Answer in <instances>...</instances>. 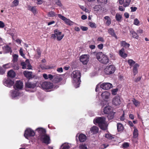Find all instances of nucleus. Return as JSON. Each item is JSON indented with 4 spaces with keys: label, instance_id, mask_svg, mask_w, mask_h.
Returning a JSON list of instances; mask_svg holds the SVG:
<instances>
[{
    "label": "nucleus",
    "instance_id": "nucleus-1",
    "mask_svg": "<svg viewBox=\"0 0 149 149\" xmlns=\"http://www.w3.org/2000/svg\"><path fill=\"white\" fill-rule=\"evenodd\" d=\"M106 120V118L103 116L97 117L94 119L93 122L95 124H98L101 129L105 130L107 129L108 127Z\"/></svg>",
    "mask_w": 149,
    "mask_h": 149
},
{
    "label": "nucleus",
    "instance_id": "nucleus-2",
    "mask_svg": "<svg viewBox=\"0 0 149 149\" xmlns=\"http://www.w3.org/2000/svg\"><path fill=\"white\" fill-rule=\"evenodd\" d=\"M96 56L97 60L102 63L106 64L109 62V59L107 56L101 52L97 53Z\"/></svg>",
    "mask_w": 149,
    "mask_h": 149
},
{
    "label": "nucleus",
    "instance_id": "nucleus-3",
    "mask_svg": "<svg viewBox=\"0 0 149 149\" xmlns=\"http://www.w3.org/2000/svg\"><path fill=\"white\" fill-rule=\"evenodd\" d=\"M72 82L73 83L80 84L81 81L80 78L81 77L79 71L76 70L73 72L72 74Z\"/></svg>",
    "mask_w": 149,
    "mask_h": 149
},
{
    "label": "nucleus",
    "instance_id": "nucleus-4",
    "mask_svg": "<svg viewBox=\"0 0 149 149\" xmlns=\"http://www.w3.org/2000/svg\"><path fill=\"white\" fill-rule=\"evenodd\" d=\"M54 34H52L51 37L54 39L56 38L57 40L58 41L61 40L64 36V34H62L61 32L57 29L54 31Z\"/></svg>",
    "mask_w": 149,
    "mask_h": 149
},
{
    "label": "nucleus",
    "instance_id": "nucleus-5",
    "mask_svg": "<svg viewBox=\"0 0 149 149\" xmlns=\"http://www.w3.org/2000/svg\"><path fill=\"white\" fill-rule=\"evenodd\" d=\"M35 135L34 131L30 128H28L25 130L24 135V137L27 139L30 137L34 136Z\"/></svg>",
    "mask_w": 149,
    "mask_h": 149
},
{
    "label": "nucleus",
    "instance_id": "nucleus-6",
    "mask_svg": "<svg viewBox=\"0 0 149 149\" xmlns=\"http://www.w3.org/2000/svg\"><path fill=\"white\" fill-rule=\"evenodd\" d=\"M115 70V67L112 65L107 66L104 69V72L107 74L113 73Z\"/></svg>",
    "mask_w": 149,
    "mask_h": 149
},
{
    "label": "nucleus",
    "instance_id": "nucleus-7",
    "mask_svg": "<svg viewBox=\"0 0 149 149\" xmlns=\"http://www.w3.org/2000/svg\"><path fill=\"white\" fill-rule=\"evenodd\" d=\"M40 140L43 143L48 145L50 143V139L49 136L47 134L42 135L39 137Z\"/></svg>",
    "mask_w": 149,
    "mask_h": 149
},
{
    "label": "nucleus",
    "instance_id": "nucleus-8",
    "mask_svg": "<svg viewBox=\"0 0 149 149\" xmlns=\"http://www.w3.org/2000/svg\"><path fill=\"white\" fill-rule=\"evenodd\" d=\"M113 104L116 106H118L121 104L122 101L120 97L117 95L113 97L112 99Z\"/></svg>",
    "mask_w": 149,
    "mask_h": 149
},
{
    "label": "nucleus",
    "instance_id": "nucleus-9",
    "mask_svg": "<svg viewBox=\"0 0 149 149\" xmlns=\"http://www.w3.org/2000/svg\"><path fill=\"white\" fill-rule=\"evenodd\" d=\"M58 17L63 20L66 23V24L69 25H71L73 24V22L70 21L69 19L66 18L65 17L62 15L60 14H58Z\"/></svg>",
    "mask_w": 149,
    "mask_h": 149
},
{
    "label": "nucleus",
    "instance_id": "nucleus-10",
    "mask_svg": "<svg viewBox=\"0 0 149 149\" xmlns=\"http://www.w3.org/2000/svg\"><path fill=\"white\" fill-rule=\"evenodd\" d=\"M7 86L10 88L13 86L15 90L16 91L22 89L24 87L23 84H7Z\"/></svg>",
    "mask_w": 149,
    "mask_h": 149
},
{
    "label": "nucleus",
    "instance_id": "nucleus-11",
    "mask_svg": "<svg viewBox=\"0 0 149 149\" xmlns=\"http://www.w3.org/2000/svg\"><path fill=\"white\" fill-rule=\"evenodd\" d=\"M80 61L84 64H86L88 61V58L86 55H83L80 56Z\"/></svg>",
    "mask_w": 149,
    "mask_h": 149
},
{
    "label": "nucleus",
    "instance_id": "nucleus-12",
    "mask_svg": "<svg viewBox=\"0 0 149 149\" xmlns=\"http://www.w3.org/2000/svg\"><path fill=\"white\" fill-rule=\"evenodd\" d=\"M42 88L43 89L46 90L47 91H49L52 88L54 87V84H40Z\"/></svg>",
    "mask_w": 149,
    "mask_h": 149
},
{
    "label": "nucleus",
    "instance_id": "nucleus-13",
    "mask_svg": "<svg viewBox=\"0 0 149 149\" xmlns=\"http://www.w3.org/2000/svg\"><path fill=\"white\" fill-rule=\"evenodd\" d=\"M38 133L39 134V137L47 134L46 130L42 127H38Z\"/></svg>",
    "mask_w": 149,
    "mask_h": 149
},
{
    "label": "nucleus",
    "instance_id": "nucleus-14",
    "mask_svg": "<svg viewBox=\"0 0 149 149\" xmlns=\"http://www.w3.org/2000/svg\"><path fill=\"white\" fill-rule=\"evenodd\" d=\"M36 84H25V89L26 91H29L30 90L36 86Z\"/></svg>",
    "mask_w": 149,
    "mask_h": 149
},
{
    "label": "nucleus",
    "instance_id": "nucleus-15",
    "mask_svg": "<svg viewBox=\"0 0 149 149\" xmlns=\"http://www.w3.org/2000/svg\"><path fill=\"white\" fill-rule=\"evenodd\" d=\"M11 96L12 98L16 97L20 95V93L18 91H11Z\"/></svg>",
    "mask_w": 149,
    "mask_h": 149
},
{
    "label": "nucleus",
    "instance_id": "nucleus-16",
    "mask_svg": "<svg viewBox=\"0 0 149 149\" xmlns=\"http://www.w3.org/2000/svg\"><path fill=\"white\" fill-rule=\"evenodd\" d=\"M112 111L111 107L109 106L105 107L103 109V112L106 114L109 113Z\"/></svg>",
    "mask_w": 149,
    "mask_h": 149
},
{
    "label": "nucleus",
    "instance_id": "nucleus-17",
    "mask_svg": "<svg viewBox=\"0 0 149 149\" xmlns=\"http://www.w3.org/2000/svg\"><path fill=\"white\" fill-rule=\"evenodd\" d=\"M112 84H101L100 88L105 90H108L111 88Z\"/></svg>",
    "mask_w": 149,
    "mask_h": 149
},
{
    "label": "nucleus",
    "instance_id": "nucleus-18",
    "mask_svg": "<svg viewBox=\"0 0 149 149\" xmlns=\"http://www.w3.org/2000/svg\"><path fill=\"white\" fill-rule=\"evenodd\" d=\"M87 138L86 136L84 134H80L79 136V139L80 141L83 142L85 141Z\"/></svg>",
    "mask_w": 149,
    "mask_h": 149
},
{
    "label": "nucleus",
    "instance_id": "nucleus-19",
    "mask_svg": "<svg viewBox=\"0 0 149 149\" xmlns=\"http://www.w3.org/2000/svg\"><path fill=\"white\" fill-rule=\"evenodd\" d=\"M108 32L112 36L114 37L115 38L117 39L118 38L114 30L112 28H110L108 30Z\"/></svg>",
    "mask_w": 149,
    "mask_h": 149
},
{
    "label": "nucleus",
    "instance_id": "nucleus-20",
    "mask_svg": "<svg viewBox=\"0 0 149 149\" xmlns=\"http://www.w3.org/2000/svg\"><path fill=\"white\" fill-rule=\"evenodd\" d=\"M23 74L24 76L27 78L30 79L32 77V72H31L25 71L24 72Z\"/></svg>",
    "mask_w": 149,
    "mask_h": 149
},
{
    "label": "nucleus",
    "instance_id": "nucleus-21",
    "mask_svg": "<svg viewBox=\"0 0 149 149\" xmlns=\"http://www.w3.org/2000/svg\"><path fill=\"white\" fill-rule=\"evenodd\" d=\"M125 49L124 48H122L119 51V54L122 57L125 58L127 56V54L125 53Z\"/></svg>",
    "mask_w": 149,
    "mask_h": 149
},
{
    "label": "nucleus",
    "instance_id": "nucleus-22",
    "mask_svg": "<svg viewBox=\"0 0 149 149\" xmlns=\"http://www.w3.org/2000/svg\"><path fill=\"white\" fill-rule=\"evenodd\" d=\"M62 78L61 77V75L56 74L54 75V80L56 82H58L61 81Z\"/></svg>",
    "mask_w": 149,
    "mask_h": 149
},
{
    "label": "nucleus",
    "instance_id": "nucleus-23",
    "mask_svg": "<svg viewBox=\"0 0 149 149\" xmlns=\"http://www.w3.org/2000/svg\"><path fill=\"white\" fill-rule=\"evenodd\" d=\"M29 10L31 11L34 14V15L37 14V8L36 6H29L28 7Z\"/></svg>",
    "mask_w": 149,
    "mask_h": 149
},
{
    "label": "nucleus",
    "instance_id": "nucleus-24",
    "mask_svg": "<svg viewBox=\"0 0 149 149\" xmlns=\"http://www.w3.org/2000/svg\"><path fill=\"white\" fill-rule=\"evenodd\" d=\"M139 67V65L137 63H136L134 65L133 72L134 75H135L138 73V68Z\"/></svg>",
    "mask_w": 149,
    "mask_h": 149
},
{
    "label": "nucleus",
    "instance_id": "nucleus-25",
    "mask_svg": "<svg viewBox=\"0 0 149 149\" xmlns=\"http://www.w3.org/2000/svg\"><path fill=\"white\" fill-rule=\"evenodd\" d=\"M99 129L97 127L93 126L91 127L90 129V131L93 134H95L98 132Z\"/></svg>",
    "mask_w": 149,
    "mask_h": 149
},
{
    "label": "nucleus",
    "instance_id": "nucleus-26",
    "mask_svg": "<svg viewBox=\"0 0 149 149\" xmlns=\"http://www.w3.org/2000/svg\"><path fill=\"white\" fill-rule=\"evenodd\" d=\"M120 45L121 47H123V48L124 47L125 48H127L129 47L130 44L127 43L125 41H122L120 42Z\"/></svg>",
    "mask_w": 149,
    "mask_h": 149
},
{
    "label": "nucleus",
    "instance_id": "nucleus-27",
    "mask_svg": "<svg viewBox=\"0 0 149 149\" xmlns=\"http://www.w3.org/2000/svg\"><path fill=\"white\" fill-rule=\"evenodd\" d=\"M7 74L8 76L11 78L15 77L16 75L15 72L12 70L9 71L8 72Z\"/></svg>",
    "mask_w": 149,
    "mask_h": 149
},
{
    "label": "nucleus",
    "instance_id": "nucleus-28",
    "mask_svg": "<svg viewBox=\"0 0 149 149\" xmlns=\"http://www.w3.org/2000/svg\"><path fill=\"white\" fill-rule=\"evenodd\" d=\"M109 96V93L107 91L103 92L101 94V96L104 99H108Z\"/></svg>",
    "mask_w": 149,
    "mask_h": 149
},
{
    "label": "nucleus",
    "instance_id": "nucleus-29",
    "mask_svg": "<svg viewBox=\"0 0 149 149\" xmlns=\"http://www.w3.org/2000/svg\"><path fill=\"white\" fill-rule=\"evenodd\" d=\"M3 48L6 53H11L12 52L11 47H10L8 45L4 46Z\"/></svg>",
    "mask_w": 149,
    "mask_h": 149
},
{
    "label": "nucleus",
    "instance_id": "nucleus-30",
    "mask_svg": "<svg viewBox=\"0 0 149 149\" xmlns=\"http://www.w3.org/2000/svg\"><path fill=\"white\" fill-rule=\"evenodd\" d=\"M117 130L118 132L122 131L123 130V125L120 123H118L117 124Z\"/></svg>",
    "mask_w": 149,
    "mask_h": 149
},
{
    "label": "nucleus",
    "instance_id": "nucleus-31",
    "mask_svg": "<svg viewBox=\"0 0 149 149\" xmlns=\"http://www.w3.org/2000/svg\"><path fill=\"white\" fill-rule=\"evenodd\" d=\"M107 114L108 115L107 118L109 120H110L114 118L115 113L112 111Z\"/></svg>",
    "mask_w": 149,
    "mask_h": 149
},
{
    "label": "nucleus",
    "instance_id": "nucleus-32",
    "mask_svg": "<svg viewBox=\"0 0 149 149\" xmlns=\"http://www.w3.org/2000/svg\"><path fill=\"white\" fill-rule=\"evenodd\" d=\"M134 130L133 132V137L134 138H136L138 136V130L135 127H134Z\"/></svg>",
    "mask_w": 149,
    "mask_h": 149
},
{
    "label": "nucleus",
    "instance_id": "nucleus-33",
    "mask_svg": "<svg viewBox=\"0 0 149 149\" xmlns=\"http://www.w3.org/2000/svg\"><path fill=\"white\" fill-rule=\"evenodd\" d=\"M105 19L107 20V21L106 22V24L107 26H109L111 24V19L110 17L108 16H105L104 17Z\"/></svg>",
    "mask_w": 149,
    "mask_h": 149
},
{
    "label": "nucleus",
    "instance_id": "nucleus-34",
    "mask_svg": "<svg viewBox=\"0 0 149 149\" xmlns=\"http://www.w3.org/2000/svg\"><path fill=\"white\" fill-rule=\"evenodd\" d=\"M3 81L4 82H5V84H14V82L13 81L8 78H7L6 79H5Z\"/></svg>",
    "mask_w": 149,
    "mask_h": 149
},
{
    "label": "nucleus",
    "instance_id": "nucleus-35",
    "mask_svg": "<svg viewBox=\"0 0 149 149\" xmlns=\"http://www.w3.org/2000/svg\"><path fill=\"white\" fill-rule=\"evenodd\" d=\"M56 14L53 11H51L47 13V15L49 17H54L56 16Z\"/></svg>",
    "mask_w": 149,
    "mask_h": 149
},
{
    "label": "nucleus",
    "instance_id": "nucleus-36",
    "mask_svg": "<svg viewBox=\"0 0 149 149\" xmlns=\"http://www.w3.org/2000/svg\"><path fill=\"white\" fill-rule=\"evenodd\" d=\"M130 33L132 35V37L136 39H138L139 38V36L137 35L134 31H130Z\"/></svg>",
    "mask_w": 149,
    "mask_h": 149
},
{
    "label": "nucleus",
    "instance_id": "nucleus-37",
    "mask_svg": "<svg viewBox=\"0 0 149 149\" xmlns=\"http://www.w3.org/2000/svg\"><path fill=\"white\" fill-rule=\"evenodd\" d=\"M131 0H125V2L124 3L123 6L125 7L128 6L130 4Z\"/></svg>",
    "mask_w": 149,
    "mask_h": 149
},
{
    "label": "nucleus",
    "instance_id": "nucleus-38",
    "mask_svg": "<svg viewBox=\"0 0 149 149\" xmlns=\"http://www.w3.org/2000/svg\"><path fill=\"white\" fill-rule=\"evenodd\" d=\"M127 62L130 66H132L133 65H134L135 62L132 59H129L127 61Z\"/></svg>",
    "mask_w": 149,
    "mask_h": 149
},
{
    "label": "nucleus",
    "instance_id": "nucleus-39",
    "mask_svg": "<svg viewBox=\"0 0 149 149\" xmlns=\"http://www.w3.org/2000/svg\"><path fill=\"white\" fill-rule=\"evenodd\" d=\"M115 17L117 21H120L121 19L122 18V16L121 15L117 13L116 14Z\"/></svg>",
    "mask_w": 149,
    "mask_h": 149
},
{
    "label": "nucleus",
    "instance_id": "nucleus-40",
    "mask_svg": "<svg viewBox=\"0 0 149 149\" xmlns=\"http://www.w3.org/2000/svg\"><path fill=\"white\" fill-rule=\"evenodd\" d=\"M26 68L28 69H31L32 66L30 64L29 60H26Z\"/></svg>",
    "mask_w": 149,
    "mask_h": 149
},
{
    "label": "nucleus",
    "instance_id": "nucleus-41",
    "mask_svg": "<svg viewBox=\"0 0 149 149\" xmlns=\"http://www.w3.org/2000/svg\"><path fill=\"white\" fill-rule=\"evenodd\" d=\"M132 102H133L134 104L136 107L138 106V105L140 104V102L136 100L135 98L133 99L132 100Z\"/></svg>",
    "mask_w": 149,
    "mask_h": 149
},
{
    "label": "nucleus",
    "instance_id": "nucleus-42",
    "mask_svg": "<svg viewBox=\"0 0 149 149\" xmlns=\"http://www.w3.org/2000/svg\"><path fill=\"white\" fill-rule=\"evenodd\" d=\"M79 149H88L86 145L85 144L80 145L79 147Z\"/></svg>",
    "mask_w": 149,
    "mask_h": 149
},
{
    "label": "nucleus",
    "instance_id": "nucleus-43",
    "mask_svg": "<svg viewBox=\"0 0 149 149\" xmlns=\"http://www.w3.org/2000/svg\"><path fill=\"white\" fill-rule=\"evenodd\" d=\"M13 59L12 61L14 63H16L17 62L18 58V55L17 54H14L13 55Z\"/></svg>",
    "mask_w": 149,
    "mask_h": 149
},
{
    "label": "nucleus",
    "instance_id": "nucleus-44",
    "mask_svg": "<svg viewBox=\"0 0 149 149\" xmlns=\"http://www.w3.org/2000/svg\"><path fill=\"white\" fill-rule=\"evenodd\" d=\"M105 136L106 138L109 139H112L114 138L110 134H105Z\"/></svg>",
    "mask_w": 149,
    "mask_h": 149
},
{
    "label": "nucleus",
    "instance_id": "nucleus-45",
    "mask_svg": "<svg viewBox=\"0 0 149 149\" xmlns=\"http://www.w3.org/2000/svg\"><path fill=\"white\" fill-rule=\"evenodd\" d=\"M21 65L22 66V68L23 69H26V61L25 62H22L21 63Z\"/></svg>",
    "mask_w": 149,
    "mask_h": 149
},
{
    "label": "nucleus",
    "instance_id": "nucleus-46",
    "mask_svg": "<svg viewBox=\"0 0 149 149\" xmlns=\"http://www.w3.org/2000/svg\"><path fill=\"white\" fill-rule=\"evenodd\" d=\"M11 65L12 64L8 63L3 65V67L7 69L10 68L11 66Z\"/></svg>",
    "mask_w": 149,
    "mask_h": 149
},
{
    "label": "nucleus",
    "instance_id": "nucleus-47",
    "mask_svg": "<svg viewBox=\"0 0 149 149\" xmlns=\"http://www.w3.org/2000/svg\"><path fill=\"white\" fill-rule=\"evenodd\" d=\"M55 3L59 6H61L62 4L59 0H54Z\"/></svg>",
    "mask_w": 149,
    "mask_h": 149
},
{
    "label": "nucleus",
    "instance_id": "nucleus-48",
    "mask_svg": "<svg viewBox=\"0 0 149 149\" xmlns=\"http://www.w3.org/2000/svg\"><path fill=\"white\" fill-rule=\"evenodd\" d=\"M80 8L83 11H85L86 13H89V10L86 8L84 7L83 6H79Z\"/></svg>",
    "mask_w": 149,
    "mask_h": 149
},
{
    "label": "nucleus",
    "instance_id": "nucleus-49",
    "mask_svg": "<svg viewBox=\"0 0 149 149\" xmlns=\"http://www.w3.org/2000/svg\"><path fill=\"white\" fill-rule=\"evenodd\" d=\"M118 91V89L117 88L113 89L111 91L112 94L113 95H116Z\"/></svg>",
    "mask_w": 149,
    "mask_h": 149
},
{
    "label": "nucleus",
    "instance_id": "nucleus-50",
    "mask_svg": "<svg viewBox=\"0 0 149 149\" xmlns=\"http://www.w3.org/2000/svg\"><path fill=\"white\" fill-rule=\"evenodd\" d=\"M89 25L91 28H96V25L95 23L90 22L89 23Z\"/></svg>",
    "mask_w": 149,
    "mask_h": 149
},
{
    "label": "nucleus",
    "instance_id": "nucleus-51",
    "mask_svg": "<svg viewBox=\"0 0 149 149\" xmlns=\"http://www.w3.org/2000/svg\"><path fill=\"white\" fill-rule=\"evenodd\" d=\"M19 1L18 0H14L13 2V6H15L18 5Z\"/></svg>",
    "mask_w": 149,
    "mask_h": 149
},
{
    "label": "nucleus",
    "instance_id": "nucleus-52",
    "mask_svg": "<svg viewBox=\"0 0 149 149\" xmlns=\"http://www.w3.org/2000/svg\"><path fill=\"white\" fill-rule=\"evenodd\" d=\"M139 20L137 19H135L134 21V24L135 25L138 26L139 25Z\"/></svg>",
    "mask_w": 149,
    "mask_h": 149
},
{
    "label": "nucleus",
    "instance_id": "nucleus-53",
    "mask_svg": "<svg viewBox=\"0 0 149 149\" xmlns=\"http://www.w3.org/2000/svg\"><path fill=\"white\" fill-rule=\"evenodd\" d=\"M11 66L13 67L15 70H17L19 69L18 65L17 64L15 65L14 63L12 64Z\"/></svg>",
    "mask_w": 149,
    "mask_h": 149
},
{
    "label": "nucleus",
    "instance_id": "nucleus-54",
    "mask_svg": "<svg viewBox=\"0 0 149 149\" xmlns=\"http://www.w3.org/2000/svg\"><path fill=\"white\" fill-rule=\"evenodd\" d=\"M123 148H127L129 146L128 143L125 142L123 144Z\"/></svg>",
    "mask_w": 149,
    "mask_h": 149
},
{
    "label": "nucleus",
    "instance_id": "nucleus-55",
    "mask_svg": "<svg viewBox=\"0 0 149 149\" xmlns=\"http://www.w3.org/2000/svg\"><path fill=\"white\" fill-rule=\"evenodd\" d=\"M98 41H101L102 42H104V38L101 37H99L97 39Z\"/></svg>",
    "mask_w": 149,
    "mask_h": 149
},
{
    "label": "nucleus",
    "instance_id": "nucleus-56",
    "mask_svg": "<svg viewBox=\"0 0 149 149\" xmlns=\"http://www.w3.org/2000/svg\"><path fill=\"white\" fill-rule=\"evenodd\" d=\"M19 53L20 55L24 58V57L25 55L23 54V50L22 48H20L19 50Z\"/></svg>",
    "mask_w": 149,
    "mask_h": 149
},
{
    "label": "nucleus",
    "instance_id": "nucleus-57",
    "mask_svg": "<svg viewBox=\"0 0 149 149\" xmlns=\"http://www.w3.org/2000/svg\"><path fill=\"white\" fill-rule=\"evenodd\" d=\"M120 120L121 121H123L125 120V112L124 111L123 112V114L122 116L120 117Z\"/></svg>",
    "mask_w": 149,
    "mask_h": 149
},
{
    "label": "nucleus",
    "instance_id": "nucleus-58",
    "mask_svg": "<svg viewBox=\"0 0 149 149\" xmlns=\"http://www.w3.org/2000/svg\"><path fill=\"white\" fill-rule=\"evenodd\" d=\"M5 70H3L2 67H0V74H3L5 72Z\"/></svg>",
    "mask_w": 149,
    "mask_h": 149
},
{
    "label": "nucleus",
    "instance_id": "nucleus-59",
    "mask_svg": "<svg viewBox=\"0 0 149 149\" xmlns=\"http://www.w3.org/2000/svg\"><path fill=\"white\" fill-rule=\"evenodd\" d=\"M107 0H97V1L98 3H106L107 2Z\"/></svg>",
    "mask_w": 149,
    "mask_h": 149
},
{
    "label": "nucleus",
    "instance_id": "nucleus-60",
    "mask_svg": "<svg viewBox=\"0 0 149 149\" xmlns=\"http://www.w3.org/2000/svg\"><path fill=\"white\" fill-rule=\"evenodd\" d=\"M5 24L3 22L0 21V27L3 28Z\"/></svg>",
    "mask_w": 149,
    "mask_h": 149
},
{
    "label": "nucleus",
    "instance_id": "nucleus-61",
    "mask_svg": "<svg viewBox=\"0 0 149 149\" xmlns=\"http://www.w3.org/2000/svg\"><path fill=\"white\" fill-rule=\"evenodd\" d=\"M130 9L131 10L132 12H134L136 11V10L137 9V8L135 7H131L130 8Z\"/></svg>",
    "mask_w": 149,
    "mask_h": 149
},
{
    "label": "nucleus",
    "instance_id": "nucleus-62",
    "mask_svg": "<svg viewBox=\"0 0 149 149\" xmlns=\"http://www.w3.org/2000/svg\"><path fill=\"white\" fill-rule=\"evenodd\" d=\"M142 76H140L138 77L136 79H135V81L137 83L141 79Z\"/></svg>",
    "mask_w": 149,
    "mask_h": 149
},
{
    "label": "nucleus",
    "instance_id": "nucleus-63",
    "mask_svg": "<svg viewBox=\"0 0 149 149\" xmlns=\"http://www.w3.org/2000/svg\"><path fill=\"white\" fill-rule=\"evenodd\" d=\"M54 75L53 76L51 74H49L48 76V79H49L50 80H52L53 79H54Z\"/></svg>",
    "mask_w": 149,
    "mask_h": 149
},
{
    "label": "nucleus",
    "instance_id": "nucleus-64",
    "mask_svg": "<svg viewBox=\"0 0 149 149\" xmlns=\"http://www.w3.org/2000/svg\"><path fill=\"white\" fill-rule=\"evenodd\" d=\"M118 9L119 10L121 11H124L125 10V8L122 6H119Z\"/></svg>",
    "mask_w": 149,
    "mask_h": 149
}]
</instances>
